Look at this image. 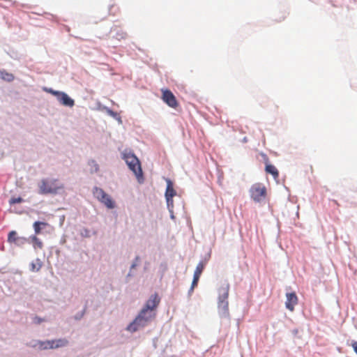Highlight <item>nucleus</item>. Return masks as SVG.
<instances>
[{
    "label": "nucleus",
    "mask_w": 357,
    "mask_h": 357,
    "mask_svg": "<svg viewBox=\"0 0 357 357\" xmlns=\"http://www.w3.org/2000/svg\"><path fill=\"white\" fill-rule=\"evenodd\" d=\"M229 287V284L225 282L218 289V310L219 315L223 318H229L228 302Z\"/></svg>",
    "instance_id": "obj_1"
},
{
    "label": "nucleus",
    "mask_w": 357,
    "mask_h": 357,
    "mask_svg": "<svg viewBox=\"0 0 357 357\" xmlns=\"http://www.w3.org/2000/svg\"><path fill=\"white\" fill-rule=\"evenodd\" d=\"M155 317V313L154 312L148 311L142 308L133 321L128 326L126 329L131 333L136 332L139 328L147 326Z\"/></svg>",
    "instance_id": "obj_2"
},
{
    "label": "nucleus",
    "mask_w": 357,
    "mask_h": 357,
    "mask_svg": "<svg viewBox=\"0 0 357 357\" xmlns=\"http://www.w3.org/2000/svg\"><path fill=\"white\" fill-rule=\"evenodd\" d=\"M123 158L125 160L129 169L135 174L138 182L142 183L144 181V176L139 159L132 153H124Z\"/></svg>",
    "instance_id": "obj_3"
},
{
    "label": "nucleus",
    "mask_w": 357,
    "mask_h": 357,
    "mask_svg": "<svg viewBox=\"0 0 357 357\" xmlns=\"http://www.w3.org/2000/svg\"><path fill=\"white\" fill-rule=\"evenodd\" d=\"M39 193L41 195L56 194L63 189V184L57 179H43L38 184Z\"/></svg>",
    "instance_id": "obj_4"
},
{
    "label": "nucleus",
    "mask_w": 357,
    "mask_h": 357,
    "mask_svg": "<svg viewBox=\"0 0 357 357\" xmlns=\"http://www.w3.org/2000/svg\"><path fill=\"white\" fill-rule=\"evenodd\" d=\"M93 193L96 199L107 208L113 209L116 207L115 202L112 199L111 196L107 194L102 188L95 187L93 190Z\"/></svg>",
    "instance_id": "obj_5"
},
{
    "label": "nucleus",
    "mask_w": 357,
    "mask_h": 357,
    "mask_svg": "<svg viewBox=\"0 0 357 357\" xmlns=\"http://www.w3.org/2000/svg\"><path fill=\"white\" fill-rule=\"evenodd\" d=\"M68 341L66 339H58L46 341H38L37 345L41 350L54 349L67 346Z\"/></svg>",
    "instance_id": "obj_6"
},
{
    "label": "nucleus",
    "mask_w": 357,
    "mask_h": 357,
    "mask_svg": "<svg viewBox=\"0 0 357 357\" xmlns=\"http://www.w3.org/2000/svg\"><path fill=\"white\" fill-rule=\"evenodd\" d=\"M250 192L251 198L255 202H259L266 197V189L263 184L255 183L251 187Z\"/></svg>",
    "instance_id": "obj_7"
},
{
    "label": "nucleus",
    "mask_w": 357,
    "mask_h": 357,
    "mask_svg": "<svg viewBox=\"0 0 357 357\" xmlns=\"http://www.w3.org/2000/svg\"><path fill=\"white\" fill-rule=\"evenodd\" d=\"M167 188L165 191V199L167 207L169 210L174 208L173 197L176 195V192L174 188V184L169 178L166 179Z\"/></svg>",
    "instance_id": "obj_8"
},
{
    "label": "nucleus",
    "mask_w": 357,
    "mask_h": 357,
    "mask_svg": "<svg viewBox=\"0 0 357 357\" xmlns=\"http://www.w3.org/2000/svg\"><path fill=\"white\" fill-rule=\"evenodd\" d=\"M162 100L170 107L176 108L178 106V102L173 94V93L167 89H161Z\"/></svg>",
    "instance_id": "obj_9"
},
{
    "label": "nucleus",
    "mask_w": 357,
    "mask_h": 357,
    "mask_svg": "<svg viewBox=\"0 0 357 357\" xmlns=\"http://www.w3.org/2000/svg\"><path fill=\"white\" fill-rule=\"evenodd\" d=\"M160 302V298L158 296V294L155 293L150 296L143 309L148 311L154 312V310L158 306Z\"/></svg>",
    "instance_id": "obj_10"
},
{
    "label": "nucleus",
    "mask_w": 357,
    "mask_h": 357,
    "mask_svg": "<svg viewBox=\"0 0 357 357\" xmlns=\"http://www.w3.org/2000/svg\"><path fill=\"white\" fill-rule=\"evenodd\" d=\"M286 298L285 306L289 311L293 312L295 306L298 304V297L295 292H292L287 293Z\"/></svg>",
    "instance_id": "obj_11"
},
{
    "label": "nucleus",
    "mask_w": 357,
    "mask_h": 357,
    "mask_svg": "<svg viewBox=\"0 0 357 357\" xmlns=\"http://www.w3.org/2000/svg\"><path fill=\"white\" fill-rule=\"evenodd\" d=\"M57 100L60 103L65 106L72 107L75 105V101L64 92H60L57 97Z\"/></svg>",
    "instance_id": "obj_12"
},
{
    "label": "nucleus",
    "mask_w": 357,
    "mask_h": 357,
    "mask_svg": "<svg viewBox=\"0 0 357 357\" xmlns=\"http://www.w3.org/2000/svg\"><path fill=\"white\" fill-rule=\"evenodd\" d=\"M265 172L267 174H271L275 180L279 177V172L278 169L273 165L268 163V159L266 160Z\"/></svg>",
    "instance_id": "obj_13"
},
{
    "label": "nucleus",
    "mask_w": 357,
    "mask_h": 357,
    "mask_svg": "<svg viewBox=\"0 0 357 357\" xmlns=\"http://www.w3.org/2000/svg\"><path fill=\"white\" fill-rule=\"evenodd\" d=\"M47 227H50V225L46 222L36 221L33 224V227L36 235L41 234L42 230Z\"/></svg>",
    "instance_id": "obj_14"
},
{
    "label": "nucleus",
    "mask_w": 357,
    "mask_h": 357,
    "mask_svg": "<svg viewBox=\"0 0 357 357\" xmlns=\"http://www.w3.org/2000/svg\"><path fill=\"white\" fill-rule=\"evenodd\" d=\"M30 239L33 243V246L35 249H42L43 248V243L36 235L30 236Z\"/></svg>",
    "instance_id": "obj_15"
},
{
    "label": "nucleus",
    "mask_w": 357,
    "mask_h": 357,
    "mask_svg": "<svg viewBox=\"0 0 357 357\" xmlns=\"http://www.w3.org/2000/svg\"><path fill=\"white\" fill-rule=\"evenodd\" d=\"M205 266H206V262H204L203 261H200L197 264V266L195 268L194 275L200 278V276L204 269Z\"/></svg>",
    "instance_id": "obj_16"
},
{
    "label": "nucleus",
    "mask_w": 357,
    "mask_h": 357,
    "mask_svg": "<svg viewBox=\"0 0 357 357\" xmlns=\"http://www.w3.org/2000/svg\"><path fill=\"white\" fill-rule=\"evenodd\" d=\"M42 267V262L39 259H36L35 261L31 264V271H38Z\"/></svg>",
    "instance_id": "obj_17"
},
{
    "label": "nucleus",
    "mask_w": 357,
    "mask_h": 357,
    "mask_svg": "<svg viewBox=\"0 0 357 357\" xmlns=\"http://www.w3.org/2000/svg\"><path fill=\"white\" fill-rule=\"evenodd\" d=\"M89 165L90 166V172L91 173L98 172L99 170V166L98 163L94 160H91L89 162Z\"/></svg>",
    "instance_id": "obj_18"
},
{
    "label": "nucleus",
    "mask_w": 357,
    "mask_h": 357,
    "mask_svg": "<svg viewBox=\"0 0 357 357\" xmlns=\"http://www.w3.org/2000/svg\"><path fill=\"white\" fill-rule=\"evenodd\" d=\"M17 234L15 231H11L8 236V241L10 243H14L17 238H18Z\"/></svg>",
    "instance_id": "obj_19"
},
{
    "label": "nucleus",
    "mask_w": 357,
    "mask_h": 357,
    "mask_svg": "<svg viewBox=\"0 0 357 357\" xmlns=\"http://www.w3.org/2000/svg\"><path fill=\"white\" fill-rule=\"evenodd\" d=\"M1 75L3 79L8 82L13 81L14 79V76L12 74L6 72H1Z\"/></svg>",
    "instance_id": "obj_20"
},
{
    "label": "nucleus",
    "mask_w": 357,
    "mask_h": 357,
    "mask_svg": "<svg viewBox=\"0 0 357 357\" xmlns=\"http://www.w3.org/2000/svg\"><path fill=\"white\" fill-rule=\"evenodd\" d=\"M27 242V238L25 237L19 236L18 238L16 239L14 244L17 246H22Z\"/></svg>",
    "instance_id": "obj_21"
},
{
    "label": "nucleus",
    "mask_w": 357,
    "mask_h": 357,
    "mask_svg": "<svg viewBox=\"0 0 357 357\" xmlns=\"http://www.w3.org/2000/svg\"><path fill=\"white\" fill-rule=\"evenodd\" d=\"M199 280V277L194 275L190 291H193L194 288L197 285Z\"/></svg>",
    "instance_id": "obj_22"
},
{
    "label": "nucleus",
    "mask_w": 357,
    "mask_h": 357,
    "mask_svg": "<svg viewBox=\"0 0 357 357\" xmlns=\"http://www.w3.org/2000/svg\"><path fill=\"white\" fill-rule=\"evenodd\" d=\"M22 202H23V199L21 197H12L10 199L9 203L10 205H13L15 204L21 203Z\"/></svg>",
    "instance_id": "obj_23"
},
{
    "label": "nucleus",
    "mask_w": 357,
    "mask_h": 357,
    "mask_svg": "<svg viewBox=\"0 0 357 357\" xmlns=\"http://www.w3.org/2000/svg\"><path fill=\"white\" fill-rule=\"evenodd\" d=\"M46 91H47L48 93L54 95L56 98L59 96V93L61 92V91H54V90L52 89H46Z\"/></svg>",
    "instance_id": "obj_24"
},
{
    "label": "nucleus",
    "mask_w": 357,
    "mask_h": 357,
    "mask_svg": "<svg viewBox=\"0 0 357 357\" xmlns=\"http://www.w3.org/2000/svg\"><path fill=\"white\" fill-rule=\"evenodd\" d=\"M43 321H44V319H43L42 318H40L39 317H37V316L34 317L33 319V321L36 324H40Z\"/></svg>",
    "instance_id": "obj_25"
},
{
    "label": "nucleus",
    "mask_w": 357,
    "mask_h": 357,
    "mask_svg": "<svg viewBox=\"0 0 357 357\" xmlns=\"http://www.w3.org/2000/svg\"><path fill=\"white\" fill-rule=\"evenodd\" d=\"M126 36H127L126 33L122 32V33H121L119 34L118 33L116 38L119 40H121V39H125L126 38Z\"/></svg>",
    "instance_id": "obj_26"
},
{
    "label": "nucleus",
    "mask_w": 357,
    "mask_h": 357,
    "mask_svg": "<svg viewBox=\"0 0 357 357\" xmlns=\"http://www.w3.org/2000/svg\"><path fill=\"white\" fill-rule=\"evenodd\" d=\"M351 346H352L354 351L357 354V342L353 341L351 343Z\"/></svg>",
    "instance_id": "obj_27"
},
{
    "label": "nucleus",
    "mask_w": 357,
    "mask_h": 357,
    "mask_svg": "<svg viewBox=\"0 0 357 357\" xmlns=\"http://www.w3.org/2000/svg\"><path fill=\"white\" fill-rule=\"evenodd\" d=\"M139 260V257H136L135 261L131 266L132 268H135V266L137 265V262H138Z\"/></svg>",
    "instance_id": "obj_28"
}]
</instances>
